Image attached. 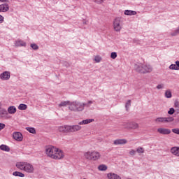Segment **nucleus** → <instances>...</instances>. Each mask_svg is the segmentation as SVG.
Segmentation results:
<instances>
[{"label": "nucleus", "instance_id": "nucleus-42", "mask_svg": "<svg viewBox=\"0 0 179 179\" xmlns=\"http://www.w3.org/2000/svg\"><path fill=\"white\" fill-rule=\"evenodd\" d=\"M136 153V151H135V150H131L129 152V155H131V156H135Z\"/></svg>", "mask_w": 179, "mask_h": 179}, {"label": "nucleus", "instance_id": "nucleus-50", "mask_svg": "<svg viewBox=\"0 0 179 179\" xmlns=\"http://www.w3.org/2000/svg\"><path fill=\"white\" fill-rule=\"evenodd\" d=\"M64 65H65V66H66V68H68V66H69V63L64 62Z\"/></svg>", "mask_w": 179, "mask_h": 179}, {"label": "nucleus", "instance_id": "nucleus-9", "mask_svg": "<svg viewBox=\"0 0 179 179\" xmlns=\"http://www.w3.org/2000/svg\"><path fill=\"white\" fill-rule=\"evenodd\" d=\"M0 79L1 80H9L10 79V71H4L1 74H0Z\"/></svg>", "mask_w": 179, "mask_h": 179}, {"label": "nucleus", "instance_id": "nucleus-37", "mask_svg": "<svg viewBox=\"0 0 179 179\" xmlns=\"http://www.w3.org/2000/svg\"><path fill=\"white\" fill-rule=\"evenodd\" d=\"M31 47L32 48L33 50H38V45L36 43H31Z\"/></svg>", "mask_w": 179, "mask_h": 179}, {"label": "nucleus", "instance_id": "nucleus-39", "mask_svg": "<svg viewBox=\"0 0 179 179\" xmlns=\"http://www.w3.org/2000/svg\"><path fill=\"white\" fill-rule=\"evenodd\" d=\"M94 61L95 62H97V63L100 62L101 61V57L95 56Z\"/></svg>", "mask_w": 179, "mask_h": 179}, {"label": "nucleus", "instance_id": "nucleus-32", "mask_svg": "<svg viewBox=\"0 0 179 179\" xmlns=\"http://www.w3.org/2000/svg\"><path fill=\"white\" fill-rule=\"evenodd\" d=\"M169 69H171L172 71H178V68H177L176 64H171L169 66Z\"/></svg>", "mask_w": 179, "mask_h": 179}, {"label": "nucleus", "instance_id": "nucleus-11", "mask_svg": "<svg viewBox=\"0 0 179 179\" xmlns=\"http://www.w3.org/2000/svg\"><path fill=\"white\" fill-rule=\"evenodd\" d=\"M69 125L61 126L58 127L59 132H62V134H69L68 130Z\"/></svg>", "mask_w": 179, "mask_h": 179}, {"label": "nucleus", "instance_id": "nucleus-44", "mask_svg": "<svg viewBox=\"0 0 179 179\" xmlns=\"http://www.w3.org/2000/svg\"><path fill=\"white\" fill-rule=\"evenodd\" d=\"M5 128V124L3 123H0V131H2Z\"/></svg>", "mask_w": 179, "mask_h": 179}, {"label": "nucleus", "instance_id": "nucleus-52", "mask_svg": "<svg viewBox=\"0 0 179 179\" xmlns=\"http://www.w3.org/2000/svg\"><path fill=\"white\" fill-rule=\"evenodd\" d=\"M177 106H178V104H177V103H175V106L177 107Z\"/></svg>", "mask_w": 179, "mask_h": 179}, {"label": "nucleus", "instance_id": "nucleus-1", "mask_svg": "<svg viewBox=\"0 0 179 179\" xmlns=\"http://www.w3.org/2000/svg\"><path fill=\"white\" fill-rule=\"evenodd\" d=\"M85 107H89V105L86 103H80L78 101H74L71 102L70 106H69V110H70V111H74V113H78L79 111H83Z\"/></svg>", "mask_w": 179, "mask_h": 179}, {"label": "nucleus", "instance_id": "nucleus-7", "mask_svg": "<svg viewBox=\"0 0 179 179\" xmlns=\"http://www.w3.org/2000/svg\"><path fill=\"white\" fill-rule=\"evenodd\" d=\"M82 127H80V125H69L67 131H69V134H71L72 132H78V131H80Z\"/></svg>", "mask_w": 179, "mask_h": 179}, {"label": "nucleus", "instance_id": "nucleus-29", "mask_svg": "<svg viewBox=\"0 0 179 179\" xmlns=\"http://www.w3.org/2000/svg\"><path fill=\"white\" fill-rule=\"evenodd\" d=\"M18 110H27V105L24 103H20L18 106Z\"/></svg>", "mask_w": 179, "mask_h": 179}, {"label": "nucleus", "instance_id": "nucleus-23", "mask_svg": "<svg viewBox=\"0 0 179 179\" xmlns=\"http://www.w3.org/2000/svg\"><path fill=\"white\" fill-rule=\"evenodd\" d=\"M71 103L69 101H63L59 104V107H66V106H69V107L71 106Z\"/></svg>", "mask_w": 179, "mask_h": 179}, {"label": "nucleus", "instance_id": "nucleus-36", "mask_svg": "<svg viewBox=\"0 0 179 179\" xmlns=\"http://www.w3.org/2000/svg\"><path fill=\"white\" fill-rule=\"evenodd\" d=\"M174 113H176V110L174 109V108H169V110L168 111V114H169V115H173Z\"/></svg>", "mask_w": 179, "mask_h": 179}, {"label": "nucleus", "instance_id": "nucleus-13", "mask_svg": "<svg viewBox=\"0 0 179 179\" xmlns=\"http://www.w3.org/2000/svg\"><path fill=\"white\" fill-rule=\"evenodd\" d=\"M153 71V68H152V66L149 64L143 65V72L144 73H149Z\"/></svg>", "mask_w": 179, "mask_h": 179}, {"label": "nucleus", "instance_id": "nucleus-27", "mask_svg": "<svg viewBox=\"0 0 179 179\" xmlns=\"http://www.w3.org/2000/svg\"><path fill=\"white\" fill-rule=\"evenodd\" d=\"M99 171H106L107 170V165L101 164L98 166Z\"/></svg>", "mask_w": 179, "mask_h": 179}, {"label": "nucleus", "instance_id": "nucleus-31", "mask_svg": "<svg viewBox=\"0 0 179 179\" xmlns=\"http://www.w3.org/2000/svg\"><path fill=\"white\" fill-rule=\"evenodd\" d=\"M155 122L165 123L166 122L165 117H158L155 119Z\"/></svg>", "mask_w": 179, "mask_h": 179}, {"label": "nucleus", "instance_id": "nucleus-26", "mask_svg": "<svg viewBox=\"0 0 179 179\" xmlns=\"http://www.w3.org/2000/svg\"><path fill=\"white\" fill-rule=\"evenodd\" d=\"M13 176H15V177H24V175L23 173L22 172H19V171H15L13 173Z\"/></svg>", "mask_w": 179, "mask_h": 179}, {"label": "nucleus", "instance_id": "nucleus-45", "mask_svg": "<svg viewBox=\"0 0 179 179\" xmlns=\"http://www.w3.org/2000/svg\"><path fill=\"white\" fill-rule=\"evenodd\" d=\"M104 1H106V0H95L96 3H103V2H104Z\"/></svg>", "mask_w": 179, "mask_h": 179}, {"label": "nucleus", "instance_id": "nucleus-40", "mask_svg": "<svg viewBox=\"0 0 179 179\" xmlns=\"http://www.w3.org/2000/svg\"><path fill=\"white\" fill-rule=\"evenodd\" d=\"M172 132H173V134H176V135H179V129H173Z\"/></svg>", "mask_w": 179, "mask_h": 179}, {"label": "nucleus", "instance_id": "nucleus-4", "mask_svg": "<svg viewBox=\"0 0 179 179\" xmlns=\"http://www.w3.org/2000/svg\"><path fill=\"white\" fill-rule=\"evenodd\" d=\"M122 125L127 129H138L139 128V124L135 122H124Z\"/></svg>", "mask_w": 179, "mask_h": 179}, {"label": "nucleus", "instance_id": "nucleus-43", "mask_svg": "<svg viewBox=\"0 0 179 179\" xmlns=\"http://www.w3.org/2000/svg\"><path fill=\"white\" fill-rule=\"evenodd\" d=\"M164 86V85L163 84H159V85L157 86V89H158V90L163 89Z\"/></svg>", "mask_w": 179, "mask_h": 179}, {"label": "nucleus", "instance_id": "nucleus-28", "mask_svg": "<svg viewBox=\"0 0 179 179\" xmlns=\"http://www.w3.org/2000/svg\"><path fill=\"white\" fill-rule=\"evenodd\" d=\"M165 97H166V99H171L172 94H171V91H170V90H166L165 92Z\"/></svg>", "mask_w": 179, "mask_h": 179}, {"label": "nucleus", "instance_id": "nucleus-14", "mask_svg": "<svg viewBox=\"0 0 179 179\" xmlns=\"http://www.w3.org/2000/svg\"><path fill=\"white\" fill-rule=\"evenodd\" d=\"M128 143L127 139H116L114 141V145H125Z\"/></svg>", "mask_w": 179, "mask_h": 179}, {"label": "nucleus", "instance_id": "nucleus-41", "mask_svg": "<svg viewBox=\"0 0 179 179\" xmlns=\"http://www.w3.org/2000/svg\"><path fill=\"white\" fill-rule=\"evenodd\" d=\"M113 23H121V18L120 17L115 18Z\"/></svg>", "mask_w": 179, "mask_h": 179}, {"label": "nucleus", "instance_id": "nucleus-38", "mask_svg": "<svg viewBox=\"0 0 179 179\" xmlns=\"http://www.w3.org/2000/svg\"><path fill=\"white\" fill-rule=\"evenodd\" d=\"M110 58H112V59H115V58H117V52H112L110 54Z\"/></svg>", "mask_w": 179, "mask_h": 179}, {"label": "nucleus", "instance_id": "nucleus-34", "mask_svg": "<svg viewBox=\"0 0 179 179\" xmlns=\"http://www.w3.org/2000/svg\"><path fill=\"white\" fill-rule=\"evenodd\" d=\"M136 152L141 155L142 153H145V150H143V148L142 147H138L136 150Z\"/></svg>", "mask_w": 179, "mask_h": 179}, {"label": "nucleus", "instance_id": "nucleus-18", "mask_svg": "<svg viewBox=\"0 0 179 179\" xmlns=\"http://www.w3.org/2000/svg\"><path fill=\"white\" fill-rule=\"evenodd\" d=\"M171 153H172V155H174V156H178L179 157V147L171 148Z\"/></svg>", "mask_w": 179, "mask_h": 179}, {"label": "nucleus", "instance_id": "nucleus-15", "mask_svg": "<svg viewBox=\"0 0 179 179\" xmlns=\"http://www.w3.org/2000/svg\"><path fill=\"white\" fill-rule=\"evenodd\" d=\"M9 10V4L3 3L0 5V12H8Z\"/></svg>", "mask_w": 179, "mask_h": 179}, {"label": "nucleus", "instance_id": "nucleus-2", "mask_svg": "<svg viewBox=\"0 0 179 179\" xmlns=\"http://www.w3.org/2000/svg\"><path fill=\"white\" fill-rule=\"evenodd\" d=\"M15 166L19 170H22L29 174L34 173V166L29 162H17Z\"/></svg>", "mask_w": 179, "mask_h": 179}, {"label": "nucleus", "instance_id": "nucleus-24", "mask_svg": "<svg viewBox=\"0 0 179 179\" xmlns=\"http://www.w3.org/2000/svg\"><path fill=\"white\" fill-rule=\"evenodd\" d=\"M113 27L115 31H120L121 29H122V26H121V24L120 23H114Z\"/></svg>", "mask_w": 179, "mask_h": 179}, {"label": "nucleus", "instance_id": "nucleus-33", "mask_svg": "<svg viewBox=\"0 0 179 179\" xmlns=\"http://www.w3.org/2000/svg\"><path fill=\"white\" fill-rule=\"evenodd\" d=\"M131 99H129V100L127 101V103H126V104H125V108H126L127 111H128V108H129V107H131Z\"/></svg>", "mask_w": 179, "mask_h": 179}, {"label": "nucleus", "instance_id": "nucleus-30", "mask_svg": "<svg viewBox=\"0 0 179 179\" xmlns=\"http://www.w3.org/2000/svg\"><path fill=\"white\" fill-rule=\"evenodd\" d=\"M26 129L29 132L30 134H36V129L34 127H26Z\"/></svg>", "mask_w": 179, "mask_h": 179}, {"label": "nucleus", "instance_id": "nucleus-46", "mask_svg": "<svg viewBox=\"0 0 179 179\" xmlns=\"http://www.w3.org/2000/svg\"><path fill=\"white\" fill-rule=\"evenodd\" d=\"M3 22V16L0 15V23H2Z\"/></svg>", "mask_w": 179, "mask_h": 179}, {"label": "nucleus", "instance_id": "nucleus-6", "mask_svg": "<svg viewBox=\"0 0 179 179\" xmlns=\"http://www.w3.org/2000/svg\"><path fill=\"white\" fill-rule=\"evenodd\" d=\"M64 151L56 148V151L52 159H54L55 160H61V159H64Z\"/></svg>", "mask_w": 179, "mask_h": 179}, {"label": "nucleus", "instance_id": "nucleus-3", "mask_svg": "<svg viewBox=\"0 0 179 179\" xmlns=\"http://www.w3.org/2000/svg\"><path fill=\"white\" fill-rule=\"evenodd\" d=\"M85 159L88 160H99L100 159V152L97 151H88L84 154Z\"/></svg>", "mask_w": 179, "mask_h": 179}, {"label": "nucleus", "instance_id": "nucleus-10", "mask_svg": "<svg viewBox=\"0 0 179 179\" xmlns=\"http://www.w3.org/2000/svg\"><path fill=\"white\" fill-rule=\"evenodd\" d=\"M157 132H159V134H161L162 135H169L171 134V130L166 128H159L157 129Z\"/></svg>", "mask_w": 179, "mask_h": 179}, {"label": "nucleus", "instance_id": "nucleus-8", "mask_svg": "<svg viewBox=\"0 0 179 179\" xmlns=\"http://www.w3.org/2000/svg\"><path fill=\"white\" fill-rule=\"evenodd\" d=\"M13 138L17 142H22L23 141V135L19 131H15L13 134Z\"/></svg>", "mask_w": 179, "mask_h": 179}, {"label": "nucleus", "instance_id": "nucleus-35", "mask_svg": "<svg viewBox=\"0 0 179 179\" xmlns=\"http://www.w3.org/2000/svg\"><path fill=\"white\" fill-rule=\"evenodd\" d=\"M174 121V117H165V122H173Z\"/></svg>", "mask_w": 179, "mask_h": 179}, {"label": "nucleus", "instance_id": "nucleus-47", "mask_svg": "<svg viewBox=\"0 0 179 179\" xmlns=\"http://www.w3.org/2000/svg\"><path fill=\"white\" fill-rule=\"evenodd\" d=\"M86 104H87V106H89V107H90V104H93V101H88V102H87Z\"/></svg>", "mask_w": 179, "mask_h": 179}, {"label": "nucleus", "instance_id": "nucleus-48", "mask_svg": "<svg viewBox=\"0 0 179 179\" xmlns=\"http://www.w3.org/2000/svg\"><path fill=\"white\" fill-rule=\"evenodd\" d=\"M176 65V67L178 68V70H179V61H176L175 62Z\"/></svg>", "mask_w": 179, "mask_h": 179}, {"label": "nucleus", "instance_id": "nucleus-22", "mask_svg": "<svg viewBox=\"0 0 179 179\" xmlns=\"http://www.w3.org/2000/svg\"><path fill=\"white\" fill-rule=\"evenodd\" d=\"M0 150H3V152H10V148L6 145L2 144L0 145Z\"/></svg>", "mask_w": 179, "mask_h": 179}, {"label": "nucleus", "instance_id": "nucleus-49", "mask_svg": "<svg viewBox=\"0 0 179 179\" xmlns=\"http://www.w3.org/2000/svg\"><path fill=\"white\" fill-rule=\"evenodd\" d=\"M0 2H3V3L9 2V0H0Z\"/></svg>", "mask_w": 179, "mask_h": 179}, {"label": "nucleus", "instance_id": "nucleus-25", "mask_svg": "<svg viewBox=\"0 0 179 179\" xmlns=\"http://www.w3.org/2000/svg\"><path fill=\"white\" fill-rule=\"evenodd\" d=\"M7 111L8 114H15V113H16V107H15L14 106H11L8 107Z\"/></svg>", "mask_w": 179, "mask_h": 179}, {"label": "nucleus", "instance_id": "nucleus-12", "mask_svg": "<svg viewBox=\"0 0 179 179\" xmlns=\"http://www.w3.org/2000/svg\"><path fill=\"white\" fill-rule=\"evenodd\" d=\"M134 68L136 72L145 73V71H143V64H135Z\"/></svg>", "mask_w": 179, "mask_h": 179}, {"label": "nucleus", "instance_id": "nucleus-16", "mask_svg": "<svg viewBox=\"0 0 179 179\" xmlns=\"http://www.w3.org/2000/svg\"><path fill=\"white\" fill-rule=\"evenodd\" d=\"M107 177L108 179H121L120 176L114 173H108Z\"/></svg>", "mask_w": 179, "mask_h": 179}, {"label": "nucleus", "instance_id": "nucleus-21", "mask_svg": "<svg viewBox=\"0 0 179 179\" xmlns=\"http://www.w3.org/2000/svg\"><path fill=\"white\" fill-rule=\"evenodd\" d=\"M94 121V119H87L82 120L78 124L79 125H86V124H90V122H93Z\"/></svg>", "mask_w": 179, "mask_h": 179}, {"label": "nucleus", "instance_id": "nucleus-19", "mask_svg": "<svg viewBox=\"0 0 179 179\" xmlns=\"http://www.w3.org/2000/svg\"><path fill=\"white\" fill-rule=\"evenodd\" d=\"M124 15H126V16H135V15H136V11L132 10H125Z\"/></svg>", "mask_w": 179, "mask_h": 179}, {"label": "nucleus", "instance_id": "nucleus-5", "mask_svg": "<svg viewBox=\"0 0 179 179\" xmlns=\"http://www.w3.org/2000/svg\"><path fill=\"white\" fill-rule=\"evenodd\" d=\"M45 152H46L47 156L52 159V157H54V155L55 154V152H57V148L52 145H49L48 147L46 148Z\"/></svg>", "mask_w": 179, "mask_h": 179}, {"label": "nucleus", "instance_id": "nucleus-20", "mask_svg": "<svg viewBox=\"0 0 179 179\" xmlns=\"http://www.w3.org/2000/svg\"><path fill=\"white\" fill-rule=\"evenodd\" d=\"M0 117L2 118H6V117H8V110L5 108L0 109Z\"/></svg>", "mask_w": 179, "mask_h": 179}, {"label": "nucleus", "instance_id": "nucleus-17", "mask_svg": "<svg viewBox=\"0 0 179 179\" xmlns=\"http://www.w3.org/2000/svg\"><path fill=\"white\" fill-rule=\"evenodd\" d=\"M15 47H26L27 43L26 42L22 41V40H17L15 43Z\"/></svg>", "mask_w": 179, "mask_h": 179}, {"label": "nucleus", "instance_id": "nucleus-51", "mask_svg": "<svg viewBox=\"0 0 179 179\" xmlns=\"http://www.w3.org/2000/svg\"><path fill=\"white\" fill-rule=\"evenodd\" d=\"M139 41L136 40V38L133 39V43H138Z\"/></svg>", "mask_w": 179, "mask_h": 179}]
</instances>
